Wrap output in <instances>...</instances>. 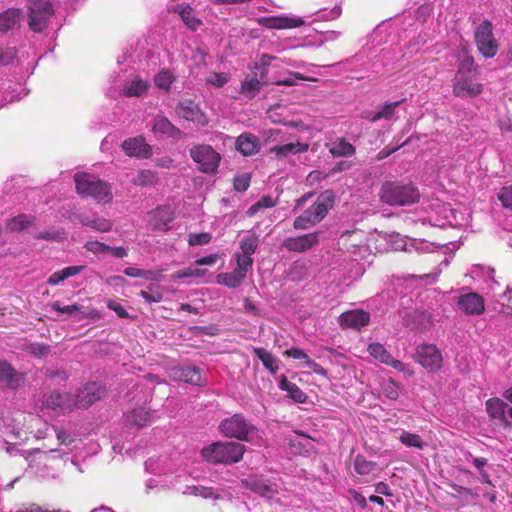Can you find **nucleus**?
<instances>
[{
  "label": "nucleus",
  "instance_id": "obj_54",
  "mask_svg": "<svg viewBox=\"0 0 512 512\" xmlns=\"http://www.w3.org/2000/svg\"><path fill=\"white\" fill-rule=\"evenodd\" d=\"M155 182V174L150 170L140 171L134 179L136 185H151Z\"/></svg>",
  "mask_w": 512,
  "mask_h": 512
},
{
  "label": "nucleus",
  "instance_id": "obj_56",
  "mask_svg": "<svg viewBox=\"0 0 512 512\" xmlns=\"http://www.w3.org/2000/svg\"><path fill=\"white\" fill-rule=\"evenodd\" d=\"M276 205L275 200L270 196L262 197L257 203L249 208L248 213L254 214L261 208H272Z\"/></svg>",
  "mask_w": 512,
  "mask_h": 512
},
{
  "label": "nucleus",
  "instance_id": "obj_42",
  "mask_svg": "<svg viewBox=\"0 0 512 512\" xmlns=\"http://www.w3.org/2000/svg\"><path fill=\"white\" fill-rule=\"evenodd\" d=\"M399 441L406 447L423 449L426 443L422 440L420 435L408 431H402L399 436Z\"/></svg>",
  "mask_w": 512,
  "mask_h": 512
},
{
  "label": "nucleus",
  "instance_id": "obj_1",
  "mask_svg": "<svg viewBox=\"0 0 512 512\" xmlns=\"http://www.w3.org/2000/svg\"><path fill=\"white\" fill-rule=\"evenodd\" d=\"M35 59L25 48H8L2 52V105L12 103L27 94L25 80L33 73Z\"/></svg>",
  "mask_w": 512,
  "mask_h": 512
},
{
  "label": "nucleus",
  "instance_id": "obj_38",
  "mask_svg": "<svg viewBox=\"0 0 512 512\" xmlns=\"http://www.w3.org/2000/svg\"><path fill=\"white\" fill-rule=\"evenodd\" d=\"M254 353L272 374L279 370V360L272 353L261 347L254 348Z\"/></svg>",
  "mask_w": 512,
  "mask_h": 512
},
{
  "label": "nucleus",
  "instance_id": "obj_3",
  "mask_svg": "<svg viewBox=\"0 0 512 512\" xmlns=\"http://www.w3.org/2000/svg\"><path fill=\"white\" fill-rule=\"evenodd\" d=\"M334 196L331 191H325L317 196L314 203L301 215L295 218L293 227L297 230H307L321 222L333 207Z\"/></svg>",
  "mask_w": 512,
  "mask_h": 512
},
{
  "label": "nucleus",
  "instance_id": "obj_45",
  "mask_svg": "<svg viewBox=\"0 0 512 512\" xmlns=\"http://www.w3.org/2000/svg\"><path fill=\"white\" fill-rule=\"evenodd\" d=\"M438 246L432 242H428L421 239H413L409 247H406L405 250L412 251L414 250L417 253H431L434 252Z\"/></svg>",
  "mask_w": 512,
  "mask_h": 512
},
{
  "label": "nucleus",
  "instance_id": "obj_53",
  "mask_svg": "<svg viewBox=\"0 0 512 512\" xmlns=\"http://www.w3.org/2000/svg\"><path fill=\"white\" fill-rule=\"evenodd\" d=\"M84 248L93 254H106L110 251L111 246L94 240L87 241L84 245Z\"/></svg>",
  "mask_w": 512,
  "mask_h": 512
},
{
  "label": "nucleus",
  "instance_id": "obj_40",
  "mask_svg": "<svg viewBox=\"0 0 512 512\" xmlns=\"http://www.w3.org/2000/svg\"><path fill=\"white\" fill-rule=\"evenodd\" d=\"M34 220L35 218L31 215L21 214L10 219L6 224V228L10 231L20 232L33 225Z\"/></svg>",
  "mask_w": 512,
  "mask_h": 512
},
{
  "label": "nucleus",
  "instance_id": "obj_60",
  "mask_svg": "<svg viewBox=\"0 0 512 512\" xmlns=\"http://www.w3.org/2000/svg\"><path fill=\"white\" fill-rule=\"evenodd\" d=\"M285 355L296 360H302L304 361L305 365L310 360L309 356L302 349L296 347H292L291 349L287 350Z\"/></svg>",
  "mask_w": 512,
  "mask_h": 512
},
{
  "label": "nucleus",
  "instance_id": "obj_24",
  "mask_svg": "<svg viewBox=\"0 0 512 512\" xmlns=\"http://www.w3.org/2000/svg\"><path fill=\"white\" fill-rule=\"evenodd\" d=\"M268 71L265 69L259 73H255L252 77L246 78L242 84L240 92L247 98L252 99L260 91L261 85L266 84Z\"/></svg>",
  "mask_w": 512,
  "mask_h": 512
},
{
  "label": "nucleus",
  "instance_id": "obj_11",
  "mask_svg": "<svg viewBox=\"0 0 512 512\" xmlns=\"http://www.w3.org/2000/svg\"><path fill=\"white\" fill-rule=\"evenodd\" d=\"M486 412L489 418L502 428L512 427V408L503 399L493 397L485 402Z\"/></svg>",
  "mask_w": 512,
  "mask_h": 512
},
{
  "label": "nucleus",
  "instance_id": "obj_5",
  "mask_svg": "<svg viewBox=\"0 0 512 512\" xmlns=\"http://www.w3.org/2000/svg\"><path fill=\"white\" fill-rule=\"evenodd\" d=\"M245 446L238 442H215L202 449V457L212 463L232 464L239 462Z\"/></svg>",
  "mask_w": 512,
  "mask_h": 512
},
{
  "label": "nucleus",
  "instance_id": "obj_63",
  "mask_svg": "<svg viewBox=\"0 0 512 512\" xmlns=\"http://www.w3.org/2000/svg\"><path fill=\"white\" fill-rule=\"evenodd\" d=\"M37 239H44V240H53V241H60L62 240L63 233L60 231H46V232H40L36 235Z\"/></svg>",
  "mask_w": 512,
  "mask_h": 512
},
{
  "label": "nucleus",
  "instance_id": "obj_26",
  "mask_svg": "<svg viewBox=\"0 0 512 512\" xmlns=\"http://www.w3.org/2000/svg\"><path fill=\"white\" fill-rule=\"evenodd\" d=\"M149 86L147 80L136 76L125 82L122 94L127 97H142L147 94Z\"/></svg>",
  "mask_w": 512,
  "mask_h": 512
},
{
  "label": "nucleus",
  "instance_id": "obj_2",
  "mask_svg": "<svg viewBox=\"0 0 512 512\" xmlns=\"http://www.w3.org/2000/svg\"><path fill=\"white\" fill-rule=\"evenodd\" d=\"M457 70L452 80L453 95L459 98H475L483 92L478 80V66L465 46L457 49Z\"/></svg>",
  "mask_w": 512,
  "mask_h": 512
},
{
  "label": "nucleus",
  "instance_id": "obj_59",
  "mask_svg": "<svg viewBox=\"0 0 512 512\" xmlns=\"http://www.w3.org/2000/svg\"><path fill=\"white\" fill-rule=\"evenodd\" d=\"M296 80H307V78L298 72H290V77L277 80L274 83L278 86H294L296 85Z\"/></svg>",
  "mask_w": 512,
  "mask_h": 512
},
{
  "label": "nucleus",
  "instance_id": "obj_27",
  "mask_svg": "<svg viewBox=\"0 0 512 512\" xmlns=\"http://www.w3.org/2000/svg\"><path fill=\"white\" fill-rule=\"evenodd\" d=\"M175 377L192 385H201L203 382L202 370L196 366L187 365L179 367L175 371Z\"/></svg>",
  "mask_w": 512,
  "mask_h": 512
},
{
  "label": "nucleus",
  "instance_id": "obj_17",
  "mask_svg": "<svg viewBox=\"0 0 512 512\" xmlns=\"http://www.w3.org/2000/svg\"><path fill=\"white\" fill-rule=\"evenodd\" d=\"M176 114L187 121L197 125L205 126L208 124V118L199 106L192 100H184L177 104Z\"/></svg>",
  "mask_w": 512,
  "mask_h": 512
},
{
  "label": "nucleus",
  "instance_id": "obj_29",
  "mask_svg": "<svg viewBox=\"0 0 512 512\" xmlns=\"http://www.w3.org/2000/svg\"><path fill=\"white\" fill-rule=\"evenodd\" d=\"M258 244L259 238L255 233L249 232L245 234L239 242V247L242 250V253H236L234 255V258L236 260L243 258L245 256L251 258V255H253L256 252Z\"/></svg>",
  "mask_w": 512,
  "mask_h": 512
},
{
  "label": "nucleus",
  "instance_id": "obj_44",
  "mask_svg": "<svg viewBox=\"0 0 512 512\" xmlns=\"http://www.w3.org/2000/svg\"><path fill=\"white\" fill-rule=\"evenodd\" d=\"M406 101L405 98L394 101V102H386L377 112L374 119H385L390 120L394 117L396 108Z\"/></svg>",
  "mask_w": 512,
  "mask_h": 512
},
{
  "label": "nucleus",
  "instance_id": "obj_16",
  "mask_svg": "<svg viewBox=\"0 0 512 512\" xmlns=\"http://www.w3.org/2000/svg\"><path fill=\"white\" fill-rule=\"evenodd\" d=\"M318 242L319 233L311 232L286 238L282 243V247L289 252L303 253L313 248Z\"/></svg>",
  "mask_w": 512,
  "mask_h": 512
},
{
  "label": "nucleus",
  "instance_id": "obj_37",
  "mask_svg": "<svg viewBox=\"0 0 512 512\" xmlns=\"http://www.w3.org/2000/svg\"><path fill=\"white\" fill-rule=\"evenodd\" d=\"M79 221L83 226L98 232H108L112 229V222L103 217L90 218L88 216H80Z\"/></svg>",
  "mask_w": 512,
  "mask_h": 512
},
{
  "label": "nucleus",
  "instance_id": "obj_32",
  "mask_svg": "<svg viewBox=\"0 0 512 512\" xmlns=\"http://www.w3.org/2000/svg\"><path fill=\"white\" fill-rule=\"evenodd\" d=\"M84 270V266H68L63 268L62 270L55 271L52 273L47 283L51 286H55L63 282L64 280L73 277L75 275H78Z\"/></svg>",
  "mask_w": 512,
  "mask_h": 512
},
{
  "label": "nucleus",
  "instance_id": "obj_23",
  "mask_svg": "<svg viewBox=\"0 0 512 512\" xmlns=\"http://www.w3.org/2000/svg\"><path fill=\"white\" fill-rule=\"evenodd\" d=\"M235 146L243 156H252L259 152L261 148L257 136L251 133H243L236 138Z\"/></svg>",
  "mask_w": 512,
  "mask_h": 512
},
{
  "label": "nucleus",
  "instance_id": "obj_9",
  "mask_svg": "<svg viewBox=\"0 0 512 512\" xmlns=\"http://www.w3.org/2000/svg\"><path fill=\"white\" fill-rule=\"evenodd\" d=\"M29 27L32 31L40 33L46 29L50 18L54 14L50 0H32L29 6Z\"/></svg>",
  "mask_w": 512,
  "mask_h": 512
},
{
  "label": "nucleus",
  "instance_id": "obj_31",
  "mask_svg": "<svg viewBox=\"0 0 512 512\" xmlns=\"http://www.w3.org/2000/svg\"><path fill=\"white\" fill-rule=\"evenodd\" d=\"M2 385L5 384L11 389L18 388L24 382V375L17 372L6 362H2Z\"/></svg>",
  "mask_w": 512,
  "mask_h": 512
},
{
  "label": "nucleus",
  "instance_id": "obj_52",
  "mask_svg": "<svg viewBox=\"0 0 512 512\" xmlns=\"http://www.w3.org/2000/svg\"><path fill=\"white\" fill-rule=\"evenodd\" d=\"M212 239L210 233H190L188 235V243L190 246L205 245L208 244Z\"/></svg>",
  "mask_w": 512,
  "mask_h": 512
},
{
  "label": "nucleus",
  "instance_id": "obj_43",
  "mask_svg": "<svg viewBox=\"0 0 512 512\" xmlns=\"http://www.w3.org/2000/svg\"><path fill=\"white\" fill-rule=\"evenodd\" d=\"M175 79V75L170 70L163 69L155 75L154 83L159 89L168 91Z\"/></svg>",
  "mask_w": 512,
  "mask_h": 512
},
{
  "label": "nucleus",
  "instance_id": "obj_10",
  "mask_svg": "<svg viewBox=\"0 0 512 512\" xmlns=\"http://www.w3.org/2000/svg\"><path fill=\"white\" fill-rule=\"evenodd\" d=\"M475 42L478 51L485 58H493L498 51V44L493 34L492 23L484 20L475 30Z\"/></svg>",
  "mask_w": 512,
  "mask_h": 512
},
{
  "label": "nucleus",
  "instance_id": "obj_15",
  "mask_svg": "<svg viewBox=\"0 0 512 512\" xmlns=\"http://www.w3.org/2000/svg\"><path fill=\"white\" fill-rule=\"evenodd\" d=\"M105 394L104 387L97 382L87 383L76 395H74L76 408H87L100 400Z\"/></svg>",
  "mask_w": 512,
  "mask_h": 512
},
{
  "label": "nucleus",
  "instance_id": "obj_49",
  "mask_svg": "<svg viewBox=\"0 0 512 512\" xmlns=\"http://www.w3.org/2000/svg\"><path fill=\"white\" fill-rule=\"evenodd\" d=\"M140 296L147 303H159L163 299V294L153 286H149L148 290H141Z\"/></svg>",
  "mask_w": 512,
  "mask_h": 512
},
{
  "label": "nucleus",
  "instance_id": "obj_22",
  "mask_svg": "<svg viewBox=\"0 0 512 512\" xmlns=\"http://www.w3.org/2000/svg\"><path fill=\"white\" fill-rule=\"evenodd\" d=\"M370 321V314L363 310H350L342 313L339 317V324L343 328L360 330L367 326Z\"/></svg>",
  "mask_w": 512,
  "mask_h": 512
},
{
  "label": "nucleus",
  "instance_id": "obj_48",
  "mask_svg": "<svg viewBox=\"0 0 512 512\" xmlns=\"http://www.w3.org/2000/svg\"><path fill=\"white\" fill-rule=\"evenodd\" d=\"M187 493L195 496H201L205 499L218 497V494L212 488L202 485L187 487Z\"/></svg>",
  "mask_w": 512,
  "mask_h": 512
},
{
  "label": "nucleus",
  "instance_id": "obj_4",
  "mask_svg": "<svg viewBox=\"0 0 512 512\" xmlns=\"http://www.w3.org/2000/svg\"><path fill=\"white\" fill-rule=\"evenodd\" d=\"M419 197L420 194L416 187L398 182L383 183L379 192L380 201L390 206L411 205L417 202Z\"/></svg>",
  "mask_w": 512,
  "mask_h": 512
},
{
  "label": "nucleus",
  "instance_id": "obj_64",
  "mask_svg": "<svg viewBox=\"0 0 512 512\" xmlns=\"http://www.w3.org/2000/svg\"><path fill=\"white\" fill-rule=\"evenodd\" d=\"M450 216L446 215L445 218L449 222L450 225H462V221L464 220V217L461 213L457 212L455 209L450 208L449 209Z\"/></svg>",
  "mask_w": 512,
  "mask_h": 512
},
{
  "label": "nucleus",
  "instance_id": "obj_62",
  "mask_svg": "<svg viewBox=\"0 0 512 512\" xmlns=\"http://www.w3.org/2000/svg\"><path fill=\"white\" fill-rule=\"evenodd\" d=\"M319 18L325 21L337 19L341 15L340 6H334L331 10L319 11Z\"/></svg>",
  "mask_w": 512,
  "mask_h": 512
},
{
  "label": "nucleus",
  "instance_id": "obj_30",
  "mask_svg": "<svg viewBox=\"0 0 512 512\" xmlns=\"http://www.w3.org/2000/svg\"><path fill=\"white\" fill-rule=\"evenodd\" d=\"M308 144L302 142L287 143L284 145L274 146L270 149L271 153H274L277 158H286L289 155H295L303 153L308 150Z\"/></svg>",
  "mask_w": 512,
  "mask_h": 512
},
{
  "label": "nucleus",
  "instance_id": "obj_12",
  "mask_svg": "<svg viewBox=\"0 0 512 512\" xmlns=\"http://www.w3.org/2000/svg\"><path fill=\"white\" fill-rule=\"evenodd\" d=\"M236 268L231 272L221 273L217 276V283L228 288L239 287L247 276L248 271L252 269L253 259L243 257L236 260Z\"/></svg>",
  "mask_w": 512,
  "mask_h": 512
},
{
  "label": "nucleus",
  "instance_id": "obj_55",
  "mask_svg": "<svg viewBox=\"0 0 512 512\" xmlns=\"http://www.w3.org/2000/svg\"><path fill=\"white\" fill-rule=\"evenodd\" d=\"M503 207L512 210V185L503 187L498 193Z\"/></svg>",
  "mask_w": 512,
  "mask_h": 512
},
{
  "label": "nucleus",
  "instance_id": "obj_61",
  "mask_svg": "<svg viewBox=\"0 0 512 512\" xmlns=\"http://www.w3.org/2000/svg\"><path fill=\"white\" fill-rule=\"evenodd\" d=\"M275 59V56L264 53L259 57V61L255 63L254 68L256 70H259L260 72L263 71L264 69L267 71V67Z\"/></svg>",
  "mask_w": 512,
  "mask_h": 512
},
{
  "label": "nucleus",
  "instance_id": "obj_41",
  "mask_svg": "<svg viewBox=\"0 0 512 512\" xmlns=\"http://www.w3.org/2000/svg\"><path fill=\"white\" fill-rule=\"evenodd\" d=\"M367 351L375 360L383 364H387L392 356L390 352H388L386 348L379 342H373L369 344Z\"/></svg>",
  "mask_w": 512,
  "mask_h": 512
},
{
  "label": "nucleus",
  "instance_id": "obj_28",
  "mask_svg": "<svg viewBox=\"0 0 512 512\" xmlns=\"http://www.w3.org/2000/svg\"><path fill=\"white\" fill-rule=\"evenodd\" d=\"M153 419V414L142 407L133 409L126 415L127 424L137 428H142L150 424L153 421Z\"/></svg>",
  "mask_w": 512,
  "mask_h": 512
},
{
  "label": "nucleus",
  "instance_id": "obj_6",
  "mask_svg": "<svg viewBox=\"0 0 512 512\" xmlns=\"http://www.w3.org/2000/svg\"><path fill=\"white\" fill-rule=\"evenodd\" d=\"M77 192L84 197H92L99 203H109L113 199L108 183L93 175L82 173L74 177Z\"/></svg>",
  "mask_w": 512,
  "mask_h": 512
},
{
  "label": "nucleus",
  "instance_id": "obj_8",
  "mask_svg": "<svg viewBox=\"0 0 512 512\" xmlns=\"http://www.w3.org/2000/svg\"><path fill=\"white\" fill-rule=\"evenodd\" d=\"M220 432L228 438L249 441V435L255 433L256 428L248 422L242 414L233 416L221 421Z\"/></svg>",
  "mask_w": 512,
  "mask_h": 512
},
{
  "label": "nucleus",
  "instance_id": "obj_50",
  "mask_svg": "<svg viewBox=\"0 0 512 512\" xmlns=\"http://www.w3.org/2000/svg\"><path fill=\"white\" fill-rule=\"evenodd\" d=\"M124 274L134 278H144L148 280L155 279L156 274L151 270H143L134 267H128L124 269Z\"/></svg>",
  "mask_w": 512,
  "mask_h": 512
},
{
  "label": "nucleus",
  "instance_id": "obj_14",
  "mask_svg": "<svg viewBox=\"0 0 512 512\" xmlns=\"http://www.w3.org/2000/svg\"><path fill=\"white\" fill-rule=\"evenodd\" d=\"M456 304L458 309L468 316L481 315L485 310L484 299L476 292L461 294Z\"/></svg>",
  "mask_w": 512,
  "mask_h": 512
},
{
  "label": "nucleus",
  "instance_id": "obj_47",
  "mask_svg": "<svg viewBox=\"0 0 512 512\" xmlns=\"http://www.w3.org/2000/svg\"><path fill=\"white\" fill-rule=\"evenodd\" d=\"M230 80L228 73L209 72L205 78L207 84H210L216 88H221Z\"/></svg>",
  "mask_w": 512,
  "mask_h": 512
},
{
  "label": "nucleus",
  "instance_id": "obj_19",
  "mask_svg": "<svg viewBox=\"0 0 512 512\" xmlns=\"http://www.w3.org/2000/svg\"><path fill=\"white\" fill-rule=\"evenodd\" d=\"M151 132L155 137H167L177 139L181 136V130L173 125L163 114L155 115L151 121Z\"/></svg>",
  "mask_w": 512,
  "mask_h": 512
},
{
  "label": "nucleus",
  "instance_id": "obj_58",
  "mask_svg": "<svg viewBox=\"0 0 512 512\" xmlns=\"http://www.w3.org/2000/svg\"><path fill=\"white\" fill-rule=\"evenodd\" d=\"M386 365L393 367L397 371L407 376H411L413 374V370L410 368L408 364H405L397 359H394L393 356H391Z\"/></svg>",
  "mask_w": 512,
  "mask_h": 512
},
{
  "label": "nucleus",
  "instance_id": "obj_51",
  "mask_svg": "<svg viewBox=\"0 0 512 512\" xmlns=\"http://www.w3.org/2000/svg\"><path fill=\"white\" fill-rule=\"evenodd\" d=\"M398 389V384L393 380H388L382 385L383 395L390 400H396L399 397Z\"/></svg>",
  "mask_w": 512,
  "mask_h": 512
},
{
  "label": "nucleus",
  "instance_id": "obj_36",
  "mask_svg": "<svg viewBox=\"0 0 512 512\" xmlns=\"http://www.w3.org/2000/svg\"><path fill=\"white\" fill-rule=\"evenodd\" d=\"M22 11L17 8L7 9L2 13V32L15 29L20 26Z\"/></svg>",
  "mask_w": 512,
  "mask_h": 512
},
{
  "label": "nucleus",
  "instance_id": "obj_39",
  "mask_svg": "<svg viewBox=\"0 0 512 512\" xmlns=\"http://www.w3.org/2000/svg\"><path fill=\"white\" fill-rule=\"evenodd\" d=\"M329 151L333 156L350 157L355 153V148L344 138H339L330 144Z\"/></svg>",
  "mask_w": 512,
  "mask_h": 512
},
{
  "label": "nucleus",
  "instance_id": "obj_33",
  "mask_svg": "<svg viewBox=\"0 0 512 512\" xmlns=\"http://www.w3.org/2000/svg\"><path fill=\"white\" fill-rule=\"evenodd\" d=\"M174 11L180 15L182 21L190 29L196 30L200 26L201 21L195 17L190 5L185 3L177 4Z\"/></svg>",
  "mask_w": 512,
  "mask_h": 512
},
{
  "label": "nucleus",
  "instance_id": "obj_13",
  "mask_svg": "<svg viewBox=\"0 0 512 512\" xmlns=\"http://www.w3.org/2000/svg\"><path fill=\"white\" fill-rule=\"evenodd\" d=\"M415 360L430 372L438 371L442 367L443 357L434 344H420L416 348Z\"/></svg>",
  "mask_w": 512,
  "mask_h": 512
},
{
  "label": "nucleus",
  "instance_id": "obj_21",
  "mask_svg": "<svg viewBox=\"0 0 512 512\" xmlns=\"http://www.w3.org/2000/svg\"><path fill=\"white\" fill-rule=\"evenodd\" d=\"M122 149L129 157L147 159L152 154V148L146 143L145 138L137 136L129 138L122 143Z\"/></svg>",
  "mask_w": 512,
  "mask_h": 512
},
{
  "label": "nucleus",
  "instance_id": "obj_34",
  "mask_svg": "<svg viewBox=\"0 0 512 512\" xmlns=\"http://www.w3.org/2000/svg\"><path fill=\"white\" fill-rule=\"evenodd\" d=\"M279 388L286 391L288 396L296 403H304L307 399L306 394L295 383L290 382L286 376L281 377Z\"/></svg>",
  "mask_w": 512,
  "mask_h": 512
},
{
  "label": "nucleus",
  "instance_id": "obj_20",
  "mask_svg": "<svg viewBox=\"0 0 512 512\" xmlns=\"http://www.w3.org/2000/svg\"><path fill=\"white\" fill-rule=\"evenodd\" d=\"M258 23L268 29H290L300 27L305 24V21L301 17H290L286 15L261 17L258 19Z\"/></svg>",
  "mask_w": 512,
  "mask_h": 512
},
{
  "label": "nucleus",
  "instance_id": "obj_18",
  "mask_svg": "<svg viewBox=\"0 0 512 512\" xmlns=\"http://www.w3.org/2000/svg\"><path fill=\"white\" fill-rule=\"evenodd\" d=\"M43 404L47 408L59 410L63 413L70 412L76 408L74 395L59 391H55L47 395Z\"/></svg>",
  "mask_w": 512,
  "mask_h": 512
},
{
  "label": "nucleus",
  "instance_id": "obj_7",
  "mask_svg": "<svg viewBox=\"0 0 512 512\" xmlns=\"http://www.w3.org/2000/svg\"><path fill=\"white\" fill-rule=\"evenodd\" d=\"M190 156L202 173L216 174L221 161V155L211 145L198 144L190 149Z\"/></svg>",
  "mask_w": 512,
  "mask_h": 512
},
{
  "label": "nucleus",
  "instance_id": "obj_35",
  "mask_svg": "<svg viewBox=\"0 0 512 512\" xmlns=\"http://www.w3.org/2000/svg\"><path fill=\"white\" fill-rule=\"evenodd\" d=\"M250 487L254 492L266 498H272L278 493L277 484L270 483L263 479H251Z\"/></svg>",
  "mask_w": 512,
  "mask_h": 512
},
{
  "label": "nucleus",
  "instance_id": "obj_25",
  "mask_svg": "<svg viewBox=\"0 0 512 512\" xmlns=\"http://www.w3.org/2000/svg\"><path fill=\"white\" fill-rule=\"evenodd\" d=\"M173 219V210L169 206H161L151 213L150 223L156 230H165Z\"/></svg>",
  "mask_w": 512,
  "mask_h": 512
},
{
  "label": "nucleus",
  "instance_id": "obj_57",
  "mask_svg": "<svg viewBox=\"0 0 512 512\" xmlns=\"http://www.w3.org/2000/svg\"><path fill=\"white\" fill-rule=\"evenodd\" d=\"M233 185H234V189L238 192H244L248 189L249 185H250V176L249 174H241V175H237L235 178H234V181H233Z\"/></svg>",
  "mask_w": 512,
  "mask_h": 512
},
{
  "label": "nucleus",
  "instance_id": "obj_46",
  "mask_svg": "<svg viewBox=\"0 0 512 512\" xmlns=\"http://www.w3.org/2000/svg\"><path fill=\"white\" fill-rule=\"evenodd\" d=\"M376 467V463L368 461L362 455H357L354 459V470L359 475H368Z\"/></svg>",
  "mask_w": 512,
  "mask_h": 512
}]
</instances>
